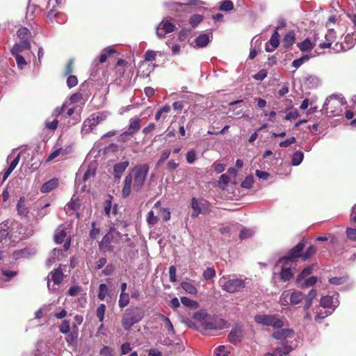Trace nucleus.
<instances>
[{
	"instance_id": "obj_50",
	"label": "nucleus",
	"mask_w": 356,
	"mask_h": 356,
	"mask_svg": "<svg viewBox=\"0 0 356 356\" xmlns=\"http://www.w3.org/2000/svg\"><path fill=\"white\" fill-rule=\"evenodd\" d=\"M105 311L106 306L104 304H101L97 309V316L100 322H102L104 321Z\"/></svg>"
},
{
	"instance_id": "obj_19",
	"label": "nucleus",
	"mask_w": 356,
	"mask_h": 356,
	"mask_svg": "<svg viewBox=\"0 0 356 356\" xmlns=\"http://www.w3.org/2000/svg\"><path fill=\"white\" fill-rule=\"evenodd\" d=\"M67 236V230L64 225H60L55 232L54 240L57 243H61Z\"/></svg>"
},
{
	"instance_id": "obj_29",
	"label": "nucleus",
	"mask_w": 356,
	"mask_h": 356,
	"mask_svg": "<svg viewBox=\"0 0 356 356\" xmlns=\"http://www.w3.org/2000/svg\"><path fill=\"white\" fill-rule=\"evenodd\" d=\"M18 38L21 41L29 40L31 37V32L26 27H21L17 32Z\"/></svg>"
},
{
	"instance_id": "obj_30",
	"label": "nucleus",
	"mask_w": 356,
	"mask_h": 356,
	"mask_svg": "<svg viewBox=\"0 0 356 356\" xmlns=\"http://www.w3.org/2000/svg\"><path fill=\"white\" fill-rule=\"evenodd\" d=\"M334 33L332 31H330L325 34V38L326 41L320 44L321 48H329L331 46L332 41L334 39Z\"/></svg>"
},
{
	"instance_id": "obj_31",
	"label": "nucleus",
	"mask_w": 356,
	"mask_h": 356,
	"mask_svg": "<svg viewBox=\"0 0 356 356\" xmlns=\"http://www.w3.org/2000/svg\"><path fill=\"white\" fill-rule=\"evenodd\" d=\"M181 302L184 306L189 307L191 309H195L198 308V307H199V304L197 301H195V300L190 299L187 297H181Z\"/></svg>"
},
{
	"instance_id": "obj_47",
	"label": "nucleus",
	"mask_w": 356,
	"mask_h": 356,
	"mask_svg": "<svg viewBox=\"0 0 356 356\" xmlns=\"http://www.w3.org/2000/svg\"><path fill=\"white\" fill-rule=\"evenodd\" d=\"M58 121L56 118H54L53 120H50L47 119L45 122V127L49 130L54 131L58 127Z\"/></svg>"
},
{
	"instance_id": "obj_10",
	"label": "nucleus",
	"mask_w": 356,
	"mask_h": 356,
	"mask_svg": "<svg viewBox=\"0 0 356 356\" xmlns=\"http://www.w3.org/2000/svg\"><path fill=\"white\" fill-rule=\"evenodd\" d=\"M175 30V26L168 21H162L156 28V35L159 38H164L167 33H172Z\"/></svg>"
},
{
	"instance_id": "obj_40",
	"label": "nucleus",
	"mask_w": 356,
	"mask_h": 356,
	"mask_svg": "<svg viewBox=\"0 0 356 356\" xmlns=\"http://www.w3.org/2000/svg\"><path fill=\"white\" fill-rule=\"evenodd\" d=\"M108 294V287L105 284H101L99 286L98 298L104 300Z\"/></svg>"
},
{
	"instance_id": "obj_37",
	"label": "nucleus",
	"mask_w": 356,
	"mask_h": 356,
	"mask_svg": "<svg viewBox=\"0 0 356 356\" xmlns=\"http://www.w3.org/2000/svg\"><path fill=\"white\" fill-rule=\"evenodd\" d=\"M229 353L227 347L223 345L219 346L214 352L215 356H229Z\"/></svg>"
},
{
	"instance_id": "obj_13",
	"label": "nucleus",
	"mask_w": 356,
	"mask_h": 356,
	"mask_svg": "<svg viewBox=\"0 0 356 356\" xmlns=\"http://www.w3.org/2000/svg\"><path fill=\"white\" fill-rule=\"evenodd\" d=\"M200 1L199 0H190L187 3H165V6H168L170 9L175 10L176 11H179V10L182 9V8L186 5L190 6H200L202 4Z\"/></svg>"
},
{
	"instance_id": "obj_16",
	"label": "nucleus",
	"mask_w": 356,
	"mask_h": 356,
	"mask_svg": "<svg viewBox=\"0 0 356 356\" xmlns=\"http://www.w3.org/2000/svg\"><path fill=\"white\" fill-rule=\"evenodd\" d=\"M140 122L141 120L140 118L137 117L131 118L129 120V124L127 130L129 133H131L132 135L137 133L140 129Z\"/></svg>"
},
{
	"instance_id": "obj_48",
	"label": "nucleus",
	"mask_w": 356,
	"mask_h": 356,
	"mask_svg": "<svg viewBox=\"0 0 356 356\" xmlns=\"http://www.w3.org/2000/svg\"><path fill=\"white\" fill-rule=\"evenodd\" d=\"M233 8H234V4L229 0H224L223 1H222L221 6L220 8V10H223V11H230V10H233Z\"/></svg>"
},
{
	"instance_id": "obj_8",
	"label": "nucleus",
	"mask_w": 356,
	"mask_h": 356,
	"mask_svg": "<svg viewBox=\"0 0 356 356\" xmlns=\"http://www.w3.org/2000/svg\"><path fill=\"white\" fill-rule=\"evenodd\" d=\"M305 245L303 243H298L289 252L288 255L280 259V262L288 265L289 263H293L297 258L301 257V252L302 251Z\"/></svg>"
},
{
	"instance_id": "obj_21",
	"label": "nucleus",
	"mask_w": 356,
	"mask_h": 356,
	"mask_svg": "<svg viewBox=\"0 0 356 356\" xmlns=\"http://www.w3.org/2000/svg\"><path fill=\"white\" fill-rule=\"evenodd\" d=\"M191 206L193 209L191 217L193 218H197L201 213L202 204L195 197H193L191 201Z\"/></svg>"
},
{
	"instance_id": "obj_15",
	"label": "nucleus",
	"mask_w": 356,
	"mask_h": 356,
	"mask_svg": "<svg viewBox=\"0 0 356 356\" xmlns=\"http://www.w3.org/2000/svg\"><path fill=\"white\" fill-rule=\"evenodd\" d=\"M293 335V331L291 329H282L275 332L273 337L277 340H282L286 338H291Z\"/></svg>"
},
{
	"instance_id": "obj_12",
	"label": "nucleus",
	"mask_w": 356,
	"mask_h": 356,
	"mask_svg": "<svg viewBox=\"0 0 356 356\" xmlns=\"http://www.w3.org/2000/svg\"><path fill=\"white\" fill-rule=\"evenodd\" d=\"M280 44V34L275 29L271 35L268 42L265 45L266 51L268 52L273 51Z\"/></svg>"
},
{
	"instance_id": "obj_4",
	"label": "nucleus",
	"mask_w": 356,
	"mask_h": 356,
	"mask_svg": "<svg viewBox=\"0 0 356 356\" xmlns=\"http://www.w3.org/2000/svg\"><path fill=\"white\" fill-rule=\"evenodd\" d=\"M202 328L209 332H214L222 330L226 327V321L215 315H204L200 318Z\"/></svg>"
},
{
	"instance_id": "obj_54",
	"label": "nucleus",
	"mask_w": 356,
	"mask_h": 356,
	"mask_svg": "<svg viewBox=\"0 0 356 356\" xmlns=\"http://www.w3.org/2000/svg\"><path fill=\"white\" fill-rule=\"evenodd\" d=\"M312 272V267L308 266L305 268L302 273L300 274L297 279V282L300 283L301 282V280L304 279L306 276L310 275Z\"/></svg>"
},
{
	"instance_id": "obj_20",
	"label": "nucleus",
	"mask_w": 356,
	"mask_h": 356,
	"mask_svg": "<svg viewBox=\"0 0 356 356\" xmlns=\"http://www.w3.org/2000/svg\"><path fill=\"white\" fill-rule=\"evenodd\" d=\"M17 47H13L11 49V54L15 56L18 67L22 70L27 63L23 56L20 54H17Z\"/></svg>"
},
{
	"instance_id": "obj_58",
	"label": "nucleus",
	"mask_w": 356,
	"mask_h": 356,
	"mask_svg": "<svg viewBox=\"0 0 356 356\" xmlns=\"http://www.w3.org/2000/svg\"><path fill=\"white\" fill-rule=\"evenodd\" d=\"M196 160V153L194 149L188 151L186 154V161L188 163H193Z\"/></svg>"
},
{
	"instance_id": "obj_23",
	"label": "nucleus",
	"mask_w": 356,
	"mask_h": 356,
	"mask_svg": "<svg viewBox=\"0 0 356 356\" xmlns=\"http://www.w3.org/2000/svg\"><path fill=\"white\" fill-rule=\"evenodd\" d=\"M285 266L282 267V270L280 272V279L286 282L289 281L294 275V272L292 270L291 267H286L288 265L284 264Z\"/></svg>"
},
{
	"instance_id": "obj_53",
	"label": "nucleus",
	"mask_w": 356,
	"mask_h": 356,
	"mask_svg": "<svg viewBox=\"0 0 356 356\" xmlns=\"http://www.w3.org/2000/svg\"><path fill=\"white\" fill-rule=\"evenodd\" d=\"M230 179L229 177L227 174H222L220 177V180L218 181V185L220 187L222 188L223 189L227 185V184L229 182Z\"/></svg>"
},
{
	"instance_id": "obj_56",
	"label": "nucleus",
	"mask_w": 356,
	"mask_h": 356,
	"mask_svg": "<svg viewBox=\"0 0 356 356\" xmlns=\"http://www.w3.org/2000/svg\"><path fill=\"white\" fill-rule=\"evenodd\" d=\"M254 179L252 176L247 177L241 183V187L244 188H250L252 186Z\"/></svg>"
},
{
	"instance_id": "obj_61",
	"label": "nucleus",
	"mask_w": 356,
	"mask_h": 356,
	"mask_svg": "<svg viewBox=\"0 0 356 356\" xmlns=\"http://www.w3.org/2000/svg\"><path fill=\"white\" fill-rule=\"evenodd\" d=\"M316 282H317V277L312 276V277H310L309 278L307 279L306 280H305V282L302 284V286L303 287H309V286H313L314 284H315L316 283Z\"/></svg>"
},
{
	"instance_id": "obj_28",
	"label": "nucleus",
	"mask_w": 356,
	"mask_h": 356,
	"mask_svg": "<svg viewBox=\"0 0 356 356\" xmlns=\"http://www.w3.org/2000/svg\"><path fill=\"white\" fill-rule=\"evenodd\" d=\"M316 291L314 289H312L306 296L305 303L304 305V309L305 310L308 309L312 306V300L316 298Z\"/></svg>"
},
{
	"instance_id": "obj_52",
	"label": "nucleus",
	"mask_w": 356,
	"mask_h": 356,
	"mask_svg": "<svg viewBox=\"0 0 356 356\" xmlns=\"http://www.w3.org/2000/svg\"><path fill=\"white\" fill-rule=\"evenodd\" d=\"M347 280V278L346 277H332L329 279V282L331 284L333 285H341L345 283Z\"/></svg>"
},
{
	"instance_id": "obj_36",
	"label": "nucleus",
	"mask_w": 356,
	"mask_h": 356,
	"mask_svg": "<svg viewBox=\"0 0 356 356\" xmlns=\"http://www.w3.org/2000/svg\"><path fill=\"white\" fill-rule=\"evenodd\" d=\"M80 207V204L78 200L72 199L71 202L67 203L65 207L67 213L70 211H76Z\"/></svg>"
},
{
	"instance_id": "obj_39",
	"label": "nucleus",
	"mask_w": 356,
	"mask_h": 356,
	"mask_svg": "<svg viewBox=\"0 0 356 356\" xmlns=\"http://www.w3.org/2000/svg\"><path fill=\"white\" fill-rule=\"evenodd\" d=\"M309 58H310L309 56L305 55V56L300 57L298 59L294 60L292 62V66L297 69V68L300 67L304 63H305L307 60H309Z\"/></svg>"
},
{
	"instance_id": "obj_22",
	"label": "nucleus",
	"mask_w": 356,
	"mask_h": 356,
	"mask_svg": "<svg viewBox=\"0 0 356 356\" xmlns=\"http://www.w3.org/2000/svg\"><path fill=\"white\" fill-rule=\"evenodd\" d=\"M129 163L127 161L120 162L116 163L114 166L115 177L120 178L122 174L124 172L127 168L129 166Z\"/></svg>"
},
{
	"instance_id": "obj_9",
	"label": "nucleus",
	"mask_w": 356,
	"mask_h": 356,
	"mask_svg": "<svg viewBox=\"0 0 356 356\" xmlns=\"http://www.w3.org/2000/svg\"><path fill=\"white\" fill-rule=\"evenodd\" d=\"M244 337L243 330L241 325L232 327L228 335V340L232 344H236L242 341Z\"/></svg>"
},
{
	"instance_id": "obj_57",
	"label": "nucleus",
	"mask_w": 356,
	"mask_h": 356,
	"mask_svg": "<svg viewBox=\"0 0 356 356\" xmlns=\"http://www.w3.org/2000/svg\"><path fill=\"white\" fill-rule=\"evenodd\" d=\"M78 83V79L76 76L69 75L67 79V85L71 88L76 86Z\"/></svg>"
},
{
	"instance_id": "obj_55",
	"label": "nucleus",
	"mask_w": 356,
	"mask_h": 356,
	"mask_svg": "<svg viewBox=\"0 0 356 356\" xmlns=\"http://www.w3.org/2000/svg\"><path fill=\"white\" fill-rule=\"evenodd\" d=\"M132 136L133 135L131 133H129L128 131H125L118 137V141L120 143H125L128 141Z\"/></svg>"
},
{
	"instance_id": "obj_2",
	"label": "nucleus",
	"mask_w": 356,
	"mask_h": 356,
	"mask_svg": "<svg viewBox=\"0 0 356 356\" xmlns=\"http://www.w3.org/2000/svg\"><path fill=\"white\" fill-rule=\"evenodd\" d=\"M249 283L248 277L243 278L236 275H223L218 280L221 289L229 293H236L243 291L246 284Z\"/></svg>"
},
{
	"instance_id": "obj_49",
	"label": "nucleus",
	"mask_w": 356,
	"mask_h": 356,
	"mask_svg": "<svg viewBox=\"0 0 356 356\" xmlns=\"http://www.w3.org/2000/svg\"><path fill=\"white\" fill-rule=\"evenodd\" d=\"M59 330L63 334H68L70 330V321L64 320L59 327Z\"/></svg>"
},
{
	"instance_id": "obj_25",
	"label": "nucleus",
	"mask_w": 356,
	"mask_h": 356,
	"mask_svg": "<svg viewBox=\"0 0 356 356\" xmlns=\"http://www.w3.org/2000/svg\"><path fill=\"white\" fill-rule=\"evenodd\" d=\"M295 42V33L292 31L288 32L284 37L283 46L285 48L291 47Z\"/></svg>"
},
{
	"instance_id": "obj_42",
	"label": "nucleus",
	"mask_w": 356,
	"mask_h": 356,
	"mask_svg": "<svg viewBox=\"0 0 356 356\" xmlns=\"http://www.w3.org/2000/svg\"><path fill=\"white\" fill-rule=\"evenodd\" d=\"M205 280H209L216 276V270L213 268H207L202 274Z\"/></svg>"
},
{
	"instance_id": "obj_51",
	"label": "nucleus",
	"mask_w": 356,
	"mask_h": 356,
	"mask_svg": "<svg viewBox=\"0 0 356 356\" xmlns=\"http://www.w3.org/2000/svg\"><path fill=\"white\" fill-rule=\"evenodd\" d=\"M356 35L354 33H352L351 35L348 34L345 37V42L347 44V48L350 49L354 45L355 41L356 40Z\"/></svg>"
},
{
	"instance_id": "obj_27",
	"label": "nucleus",
	"mask_w": 356,
	"mask_h": 356,
	"mask_svg": "<svg viewBox=\"0 0 356 356\" xmlns=\"http://www.w3.org/2000/svg\"><path fill=\"white\" fill-rule=\"evenodd\" d=\"M195 42L198 47H204L209 42V36L206 33L201 34L196 38Z\"/></svg>"
},
{
	"instance_id": "obj_44",
	"label": "nucleus",
	"mask_w": 356,
	"mask_h": 356,
	"mask_svg": "<svg viewBox=\"0 0 356 356\" xmlns=\"http://www.w3.org/2000/svg\"><path fill=\"white\" fill-rule=\"evenodd\" d=\"M288 346L279 347L275 349V356H286L291 351Z\"/></svg>"
},
{
	"instance_id": "obj_14",
	"label": "nucleus",
	"mask_w": 356,
	"mask_h": 356,
	"mask_svg": "<svg viewBox=\"0 0 356 356\" xmlns=\"http://www.w3.org/2000/svg\"><path fill=\"white\" fill-rule=\"evenodd\" d=\"M97 124L98 122L95 121L94 118H91V116H90L83 122L81 133L83 134H86L90 132Z\"/></svg>"
},
{
	"instance_id": "obj_3",
	"label": "nucleus",
	"mask_w": 356,
	"mask_h": 356,
	"mask_svg": "<svg viewBox=\"0 0 356 356\" xmlns=\"http://www.w3.org/2000/svg\"><path fill=\"white\" fill-rule=\"evenodd\" d=\"M346 104V99L339 95H332L325 102L323 108L333 116L341 115L342 107Z\"/></svg>"
},
{
	"instance_id": "obj_43",
	"label": "nucleus",
	"mask_w": 356,
	"mask_h": 356,
	"mask_svg": "<svg viewBox=\"0 0 356 356\" xmlns=\"http://www.w3.org/2000/svg\"><path fill=\"white\" fill-rule=\"evenodd\" d=\"M113 52H114V50H113V47H108L104 49L102 51V53L99 56V62L102 63H104L107 59V54H111Z\"/></svg>"
},
{
	"instance_id": "obj_59",
	"label": "nucleus",
	"mask_w": 356,
	"mask_h": 356,
	"mask_svg": "<svg viewBox=\"0 0 356 356\" xmlns=\"http://www.w3.org/2000/svg\"><path fill=\"white\" fill-rule=\"evenodd\" d=\"M8 235V227L6 224H0V240L6 238Z\"/></svg>"
},
{
	"instance_id": "obj_24",
	"label": "nucleus",
	"mask_w": 356,
	"mask_h": 356,
	"mask_svg": "<svg viewBox=\"0 0 356 356\" xmlns=\"http://www.w3.org/2000/svg\"><path fill=\"white\" fill-rule=\"evenodd\" d=\"M181 289L184 290V291L186 293H188L190 295H197V289L196 287L188 282H182L180 284Z\"/></svg>"
},
{
	"instance_id": "obj_62",
	"label": "nucleus",
	"mask_w": 356,
	"mask_h": 356,
	"mask_svg": "<svg viewBox=\"0 0 356 356\" xmlns=\"http://www.w3.org/2000/svg\"><path fill=\"white\" fill-rule=\"evenodd\" d=\"M254 234V232L252 229H243L241 230L240 233V238H248L251 237Z\"/></svg>"
},
{
	"instance_id": "obj_33",
	"label": "nucleus",
	"mask_w": 356,
	"mask_h": 356,
	"mask_svg": "<svg viewBox=\"0 0 356 356\" xmlns=\"http://www.w3.org/2000/svg\"><path fill=\"white\" fill-rule=\"evenodd\" d=\"M298 46L302 51H307L312 50L314 48V44L309 39L307 38L299 43Z\"/></svg>"
},
{
	"instance_id": "obj_26",
	"label": "nucleus",
	"mask_w": 356,
	"mask_h": 356,
	"mask_svg": "<svg viewBox=\"0 0 356 356\" xmlns=\"http://www.w3.org/2000/svg\"><path fill=\"white\" fill-rule=\"evenodd\" d=\"M303 298V295L300 291H293L289 293V301L292 305H296L300 303Z\"/></svg>"
},
{
	"instance_id": "obj_41",
	"label": "nucleus",
	"mask_w": 356,
	"mask_h": 356,
	"mask_svg": "<svg viewBox=\"0 0 356 356\" xmlns=\"http://www.w3.org/2000/svg\"><path fill=\"white\" fill-rule=\"evenodd\" d=\"M17 209L20 215H26L27 213V209L24 205V199L21 197L17 204Z\"/></svg>"
},
{
	"instance_id": "obj_5",
	"label": "nucleus",
	"mask_w": 356,
	"mask_h": 356,
	"mask_svg": "<svg viewBox=\"0 0 356 356\" xmlns=\"http://www.w3.org/2000/svg\"><path fill=\"white\" fill-rule=\"evenodd\" d=\"M144 316L143 311L138 307L126 309L122 319V325L125 330H131V327L138 323Z\"/></svg>"
},
{
	"instance_id": "obj_64",
	"label": "nucleus",
	"mask_w": 356,
	"mask_h": 356,
	"mask_svg": "<svg viewBox=\"0 0 356 356\" xmlns=\"http://www.w3.org/2000/svg\"><path fill=\"white\" fill-rule=\"evenodd\" d=\"M347 237L353 241H356V229L348 228L346 229Z\"/></svg>"
},
{
	"instance_id": "obj_46",
	"label": "nucleus",
	"mask_w": 356,
	"mask_h": 356,
	"mask_svg": "<svg viewBox=\"0 0 356 356\" xmlns=\"http://www.w3.org/2000/svg\"><path fill=\"white\" fill-rule=\"evenodd\" d=\"M316 252V248L314 246L311 245L310 247H309L307 248L306 252L302 254V260L303 261L307 260L308 259L310 258L311 256H312L314 254H315Z\"/></svg>"
},
{
	"instance_id": "obj_6",
	"label": "nucleus",
	"mask_w": 356,
	"mask_h": 356,
	"mask_svg": "<svg viewBox=\"0 0 356 356\" xmlns=\"http://www.w3.org/2000/svg\"><path fill=\"white\" fill-rule=\"evenodd\" d=\"M254 319L257 324L274 328H281L284 325V318L275 314H258Z\"/></svg>"
},
{
	"instance_id": "obj_11",
	"label": "nucleus",
	"mask_w": 356,
	"mask_h": 356,
	"mask_svg": "<svg viewBox=\"0 0 356 356\" xmlns=\"http://www.w3.org/2000/svg\"><path fill=\"white\" fill-rule=\"evenodd\" d=\"M113 231V229H111L110 231L103 237L102 241L99 243V245L101 250L104 252L113 250V248L111 245V241L114 237Z\"/></svg>"
},
{
	"instance_id": "obj_63",
	"label": "nucleus",
	"mask_w": 356,
	"mask_h": 356,
	"mask_svg": "<svg viewBox=\"0 0 356 356\" xmlns=\"http://www.w3.org/2000/svg\"><path fill=\"white\" fill-rule=\"evenodd\" d=\"M100 354L104 356H115L113 349L108 346H104L100 350Z\"/></svg>"
},
{
	"instance_id": "obj_45",
	"label": "nucleus",
	"mask_w": 356,
	"mask_h": 356,
	"mask_svg": "<svg viewBox=\"0 0 356 356\" xmlns=\"http://www.w3.org/2000/svg\"><path fill=\"white\" fill-rule=\"evenodd\" d=\"M63 254V250L60 249H54L52 252L50 259L48 260V263L51 264L56 259H59L60 256Z\"/></svg>"
},
{
	"instance_id": "obj_18",
	"label": "nucleus",
	"mask_w": 356,
	"mask_h": 356,
	"mask_svg": "<svg viewBox=\"0 0 356 356\" xmlns=\"http://www.w3.org/2000/svg\"><path fill=\"white\" fill-rule=\"evenodd\" d=\"M58 185V179H52L44 184L40 188V191L42 193H47L52 190L55 189Z\"/></svg>"
},
{
	"instance_id": "obj_38",
	"label": "nucleus",
	"mask_w": 356,
	"mask_h": 356,
	"mask_svg": "<svg viewBox=\"0 0 356 356\" xmlns=\"http://www.w3.org/2000/svg\"><path fill=\"white\" fill-rule=\"evenodd\" d=\"M159 222V218L153 211H149L147 216V222L149 226H154Z\"/></svg>"
},
{
	"instance_id": "obj_7",
	"label": "nucleus",
	"mask_w": 356,
	"mask_h": 356,
	"mask_svg": "<svg viewBox=\"0 0 356 356\" xmlns=\"http://www.w3.org/2000/svg\"><path fill=\"white\" fill-rule=\"evenodd\" d=\"M63 279V273L60 267L49 273L47 277L48 289L53 292L58 291Z\"/></svg>"
},
{
	"instance_id": "obj_1",
	"label": "nucleus",
	"mask_w": 356,
	"mask_h": 356,
	"mask_svg": "<svg viewBox=\"0 0 356 356\" xmlns=\"http://www.w3.org/2000/svg\"><path fill=\"white\" fill-rule=\"evenodd\" d=\"M149 167L147 164H140L136 165L125 177L122 195L123 197H128L131 192L139 191L144 186Z\"/></svg>"
},
{
	"instance_id": "obj_32",
	"label": "nucleus",
	"mask_w": 356,
	"mask_h": 356,
	"mask_svg": "<svg viewBox=\"0 0 356 356\" xmlns=\"http://www.w3.org/2000/svg\"><path fill=\"white\" fill-rule=\"evenodd\" d=\"M13 47H17V54H20L25 50H30L31 44L29 40L20 41V42L16 43Z\"/></svg>"
},
{
	"instance_id": "obj_17",
	"label": "nucleus",
	"mask_w": 356,
	"mask_h": 356,
	"mask_svg": "<svg viewBox=\"0 0 356 356\" xmlns=\"http://www.w3.org/2000/svg\"><path fill=\"white\" fill-rule=\"evenodd\" d=\"M320 305L321 307H323L324 308H331L332 307L334 308H336L338 306L339 303H338V300H336V302H334L332 296H325L321 298V301H320ZM334 309H333V310Z\"/></svg>"
},
{
	"instance_id": "obj_60",
	"label": "nucleus",
	"mask_w": 356,
	"mask_h": 356,
	"mask_svg": "<svg viewBox=\"0 0 356 356\" xmlns=\"http://www.w3.org/2000/svg\"><path fill=\"white\" fill-rule=\"evenodd\" d=\"M202 20V17L200 15H195L190 19V24L193 26H196Z\"/></svg>"
},
{
	"instance_id": "obj_34",
	"label": "nucleus",
	"mask_w": 356,
	"mask_h": 356,
	"mask_svg": "<svg viewBox=\"0 0 356 356\" xmlns=\"http://www.w3.org/2000/svg\"><path fill=\"white\" fill-rule=\"evenodd\" d=\"M304 158V154L302 152H296L292 157L291 163L293 165H298L301 163Z\"/></svg>"
},
{
	"instance_id": "obj_35",
	"label": "nucleus",
	"mask_w": 356,
	"mask_h": 356,
	"mask_svg": "<svg viewBox=\"0 0 356 356\" xmlns=\"http://www.w3.org/2000/svg\"><path fill=\"white\" fill-rule=\"evenodd\" d=\"M119 307H125L129 303V296L127 293H121L119 299Z\"/></svg>"
}]
</instances>
